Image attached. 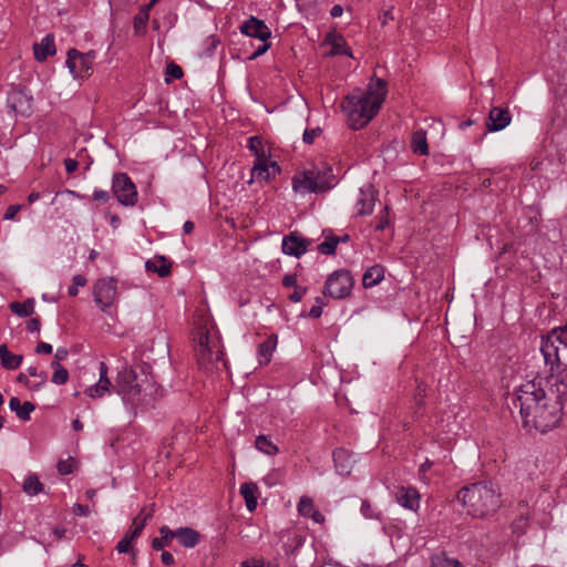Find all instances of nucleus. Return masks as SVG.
I'll return each mask as SVG.
<instances>
[{
  "label": "nucleus",
  "mask_w": 567,
  "mask_h": 567,
  "mask_svg": "<svg viewBox=\"0 0 567 567\" xmlns=\"http://www.w3.org/2000/svg\"><path fill=\"white\" fill-rule=\"evenodd\" d=\"M540 352L547 371L522 384L512 405L519 410L525 429L546 433L560 423L567 401V326L542 336Z\"/></svg>",
  "instance_id": "f257e3e1"
},
{
  "label": "nucleus",
  "mask_w": 567,
  "mask_h": 567,
  "mask_svg": "<svg viewBox=\"0 0 567 567\" xmlns=\"http://www.w3.org/2000/svg\"><path fill=\"white\" fill-rule=\"evenodd\" d=\"M99 370L100 379L96 383L106 388L109 393L111 388H114L115 392L122 396L124 405L133 416H136L138 408L151 404L153 398L152 393L147 392L151 384L146 377L140 379L135 370L125 365L117 372L115 385H112L107 377L109 368L106 363L103 361L100 362Z\"/></svg>",
  "instance_id": "f03ea898"
},
{
  "label": "nucleus",
  "mask_w": 567,
  "mask_h": 567,
  "mask_svg": "<svg viewBox=\"0 0 567 567\" xmlns=\"http://www.w3.org/2000/svg\"><path fill=\"white\" fill-rule=\"evenodd\" d=\"M386 93V82L375 79L365 91L355 90L346 96L342 104L352 130L364 127L380 110Z\"/></svg>",
  "instance_id": "7ed1b4c3"
},
{
  "label": "nucleus",
  "mask_w": 567,
  "mask_h": 567,
  "mask_svg": "<svg viewBox=\"0 0 567 567\" xmlns=\"http://www.w3.org/2000/svg\"><path fill=\"white\" fill-rule=\"evenodd\" d=\"M457 501L473 517H484L495 513L501 506V492L491 481H481L463 486L456 495Z\"/></svg>",
  "instance_id": "20e7f679"
},
{
  "label": "nucleus",
  "mask_w": 567,
  "mask_h": 567,
  "mask_svg": "<svg viewBox=\"0 0 567 567\" xmlns=\"http://www.w3.org/2000/svg\"><path fill=\"white\" fill-rule=\"evenodd\" d=\"M332 167L328 164H321L305 171L300 176L292 178L295 190H305L310 193H326L337 185Z\"/></svg>",
  "instance_id": "39448f33"
},
{
  "label": "nucleus",
  "mask_w": 567,
  "mask_h": 567,
  "mask_svg": "<svg viewBox=\"0 0 567 567\" xmlns=\"http://www.w3.org/2000/svg\"><path fill=\"white\" fill-rule=\"evenodd\" d=\"M353 285L354 279L350 271L338 269L328 276L323 287V295L332 299H344L351 293Z\"/></svg>",
  "instance_id": "423d86ee"
},
{
  "label": "nucleus",
  "mask_w": 567,
  "mask_h": 567,
  "mask_svg": "<svg viewBox=\"0 0 567 567\" xmlns=\"http://www.w3.org/2000/svg\"><path fill=\"white\" fill-rule=\"evenodd\" d=\"M95 51L82 53L76 49L68 51L65 64L75 79H85L92 74V66L95 59Z\"/></svg>",
  "instance_id": "0eeeda50"
},
{
  "label": "nucleus",
  "mask_w": 567,
  "mask_h": 567,
  "mask_svg": "<svg viewBox=\"0 0 567 567\" xmlns=\"http://www.w3.org/2000/svg\"><path fill=\"white\" fill-rule=\"evenodd\" d=\"M112 190L123 206H134L137 202L136 186L126 173L113 175Z\"/></svg>",
  "instance_id": "6e6552de"
},
{
  "label": "nucleus",
  "mask_w": 567,
  "mask_h": 567,
  "mask_svg": "<svg viewBox=\"0 0 567 567\" xmlns=\"http://www.w3.org/2000/svg\"><path fill=\"white\" fill-rule=\"evenodd\" d=\"M94 301L103 312H107L117 298V280L113 277L96 280L93 287Z\"/></svg>",
  "instance_id": "1a4fd4ad"
},
{
  "label": "nucleus",
  "mask_w": 567,
  "mask_h": 567,
  "mask_svg": "<svg viewBox=\"0 0 567 567\" xmlns=\"http://www.w3.org/2000/svg\"><path fill=\"white\" fill-rule=\"evenodd\" d=\"M310 244L311 240L301 237L298 231H292L282 238L281 250L285 255L300 258Z\"/></svg>",
  "instance_id": "9d476101"
},
{
  "label": "nucleus",
  "mask_w": 567,
  "mask_h": 567,
  "mask_svg": "<svg viewBox=\"0 0 567 567\" xmlns=\"http://www.w3.org/2000/svg\"><path fill=\"white\" fill-rule=\"evenodd\" d=\"M280 172V166L275 161H270L267 155H258V159H255L254 167L251 168L250 182H252L254 178L268 182Z\"/></svg>",
  "instance_id": "9b49d317"
},
{
  "label": "nucleus",
  "mask_w": 567,
  "mask_h": 567,
  "mask_svg": "<svg viewBox=\"0 0 567 567\" xmlns=\"http://www.w3.org/2000/svg\"><path fill=\"white\" fill-rule=\"evenodd\" d=\"M512 114L508 107L493 106L486 118V132H499L511 124Z\"/></svg>",
  "instance_id": "f8f14e48"
},
{
  "label": "nucleus",
  "mask_w": 567,
  "mask_h": 567,
  "mask_svg": "<svg viewBox=\"0 0 567 567\" xmlns=\"http://www.w3.org/2000/svg\"><path fill=\"white\" fill-rule=\"evenodd\" d=\"M240 32L247 37L256 38L261 42L267 41L271 35V31L267 24L252 16L240 25Z\"/></svg>",
  "instance_id": "ddd939ff"
},
{
  "label": "nucleus",
  "mask_w": 567,
  "mask_h": 567,
  "mask_svg": "<svg viewBox=\"0 0 567 567\" xmlns=\"http://www.w3.org/2000/svg\"><path fill=\"white\" fill-rule=\"evenodd\" d=\"M375 195L377 192L372 185H367L359 189V196L355 202V209L359 216L372 214L375 204Z\"/></svg>",
  "instance_id": "4468645a"
},
{
  "label": "nucleus",
  "mask_w": 567,
  "mask_h": 567,
  "mask_svg": "<svg viewBox=\"0 0 567 567\" xmlns=\"http://www.w3.org/2000/svg\"><path fill=\"white\" fill-rule=\"evenodd\" d=\"M333 462L338 474L341 476H348L351 473L354 460L350 451L346 449H337L333 452Z\"/></svg>",
  "instance_id": "2eb2a0df"
},
{
  "label": "nucleus",
  "mask_w": 567,
  "mask_h": 567,
  "mask_svg": "<svg viewBox=\"0 0 567 567\" xmlns=\"http://www.w3.org/2000/svg\"><path fill=\"white\" fill-rule=\"evenodd\" d=\"M395 498L401 506L410 511H416L420 507V495L413 487H401Z\"/></svg>",
  "instance_id": "dca6fc26"
},
{
  "label": "nucleus",
  "mask_w": 567,
  "mask_h": 567,
  "mask_svg": "<svg viewBox=\"0 0 567 567\" xmlns=\"http://www.w3.org/2000/svg\"><path fill=\"white\" fill-rule=\"evenodd\" d=\"M174 532V538L186 548H194L200 540V534L192 527H179Z\"/></svg>",
  "instance_id": "f3484780"
},
{
  "label": "nucleus",
  "mask_w": 567,
  "mask_h": 567,
  "mask_svg": "<svg viewBox=\"0 0 567 567\" xmlns=\"http://www.w3.org/2000/svg\"><path fill=\"white\" fill-rule=\"evenodd\" d=\"M34 56L37 61L43 62L49 56H52L55 54V43H54V37L52 34H47L40 43H35L33 45Z\"/></svg>",
  "instance_id": "a211bd4d"
},
{
  "label": "nucleus",
  "mask_w": 567,
  "mask_h": 567,
  "mask_svg": "<svg viewBox=\"0 0 567 567\" xmlns=\"http://www.w3.org/2000/svg\"><path fill=\"white\" fill-rule=\"evenodd\" d=\"M145 269L148 272L157 274L161 278H165L171 275L172 261L165 256H155L153 259L146 260Z\"/></svg>",
  "instance_id": "6ab92c4d"
},
{
  "label": "nucleus",
  "mask_w": 567,
  "mask_h": 567,
  "mask_svg": "<svg viewBox=\"0 0 567 567\" xmlns=\"http://www.w3.org/2000/svg\"><path fill=\"white\" fill-rule=\"evenodd\" d=\"M278 338L276 334H270L265 341L258 346L257 357L260 365H266L270 362L272 353L277 347Z\"/></svg>",
  "instance_id": "aec40b11"
},
{
  "label": "nucleus",
  "mask_w": 567,
  "mask_h": 567,
  "mask_svg": "<svg viewBox=\"0 0 567 567\" xmlns=\"http://www.w3.org/2000/svg\"><path fill=\"white\" fill-rule=\"evenodd\" d=\"M0 361L6 370H16L21 365L23 355L12 353L8 346L3 343L0 346Z\"/></svg>",
  "instance_id": "412c9836"
},
{
  "label": "nucleus",
  "mask_w": 567,
  "mask_h": 567,
  "mask_svg": "<svg viewBox=\"0 0 567 567\" xmlns=\"http://www.w3.org/2000/svg\"><path fill=\"white\" fill-rule=\"evenodd\" d=\"M385 269L381 265H373L368 268L362 276V285L364 288H372L380 284L384 278Z\"/></svg>",
  "instance_id": "4be33fe9"
},
{
  "label": "nucleus",
  "mask_w": 567,
  "mask_h": 567,
  "mask_svg": "<svg viewBox=\"0 0 567 567\" xmlns=\"http://www.w3.org/2000/svg\"><path fill=\"white\" fill-rule=\"evenodd\" d=\"M9 408L11 411L16 412L17 416L22 421H29L31 412L35 410V405L33 403L25 401L21 404L17 396H12L9 400Z\"/></svg>",
  "instance_id": "5701e85b"
},
{
  "label": "nucleus",
  "mask_w": 567,
  "mask_h": 567,
  "mask_svg": "<svg viewBox=\"0 0 567 567\" xmlns=\"http://www.w3.org/2000/svg\"><path fill=\"white\" fill-rule=\"evenodd\" d=\"M153 516V511L145 512V508L141 509V512L134 517L132 527L127 532L130 538H138L147 523V520Z\"/></svg>",
  "instance_id": "b1692460"
},
{
  "label": "nucleus",
  "mask_w": 567,
  "mask_h": 567,
  "mask_svg": "<svg viewBox=\"0 0 567 567\" xmlns=\"http://www.w3.org/2000/svg\"><path fill=\"white\" fill-rule=\"evenodd\" d=\"M326 42L331 44V50L328 55H330V56L347 55V56L353 58L351 50L348 48V45L342 37H336L332 34H328L326 38Z\"/></svg>",
  "instance_id": "393cba45"
},
{
  "label": "nucleus",
  "mask_w": 567,
  "mask_h": 567,
  "mask_svg": "<svg viewBox=\"0 0 567 567\" xmlns=\"http://www.w3.org/2000/svg\"><path fill=\"white\" fill-rule=\"evenodd\" d=\"M31 96L24 94L23 91L13 92L8 99L9 106L17 112L24 113L30 109Z\"/></svg>",
  "instance_id": "a878e982"
},
{
  "label": "nucleus",
  "mask_w": 567,
  "mask_h": 567,
  "mask_svg": "<svg viewBox=\"0 0 567 567\" xmlns=\"http://www.w3.org/2000/svg\"><path fill=\"white\" fill-rule=\"evenodd\" d=\"M411 150L414 154H419V155H427L429 154L426 132L424 130H417L412 134Z\"/></svg>",
  "instance_id": "bb28decb"
},
{
  "label": "nucleus",
  "mask_w": 567,
  "mask_h": 567,
  "mask_svg": "<svg viewBox=\"0 0 567 567\" xmlns=\"http://www.w3.org/2000/svg\"><path fill=\"white\" fill-rule=\"evenodd\" d=\"M9 307L12 313L20 318L30 317L34 313V299L29 298L23 302L13 301Z\"/></svg>",
  "instance_id": "cd10ccee"
},
{
  "label": "nucleus",
  "mask_w": 567,
  "mask_h": 567,
  "mask_svg": "<svg viewBox=\"0 0 567 567\" xmlns=\"http://www.w3.org/2000/svg\"><path fill=\"white\" fill-rule=\"evenodd\" d=\"M159 534L161 537H155L152 540V548L154 550H163L174 539V532L166 525L159 527Z\"/></svg>",
  "instance_id": "c85d7f7f"
},
{
  "label": "nucleus",
  "mask_w": 567,
  "mask_h": 567,
  "mask_svg": "<svg viewBox=\"0 0 567 567\" xmlns=\"http://www.w3.org/2000/svg\"><path fill=\"white\" fill-rule=\"evenodd\" d=\"M255 446L260 452L267 455H275L278 453V447L269 440L268 436L261 434L255 440Z\"/></svg>",
  "instance_id": "c756f323"
},
{
  "label": "nucleus",
  "mask_w": 567,
  "mask_h": 567,
  "mask_svg": "<svg viewBox=\"0 0 567 567\" xmlns=\"http://www.w3.org/2000/svg\"><path fill=\"white\" fill-rule=\"evenodd\" d=\"M42 483L37 475H29L23 483V491L28 495H37L42 491Z\"/></svg>",
  "instance_id": "7c9ffc66"
},
{
  "label": "nucleus",
  "mask_w": 567,
  "mask_h": 567,
  "mask_svg": "<svg viewBox=\"0 0 567 567\" xmlns=\"http://www.w3.org/2000/svg\"><path fill=\"white\" fill-rule=\"evenodd\" d=\"M134 538H130V535L126 533L125 536L117 543L116 550L120 554H131L133 563L136 560V550L132 547V542Z\"/></svg>",
  "instance_id": "2f4dec72"
},
{
  "label": "nucleus",
  "mask_w": 567,
  "mask_h": 567,
  "mask_svg": "<svg viewBox=\"0 0 567 567\" xmlns=\"http://www.w3.org/2000/svg\"><path fill=\"white\" fill-rule=\"evenodd\" d=\"M340 243V238L336 236L327 237L324 241L318 245L317 249L323 255H333L337 246Z\"/></svg>",
  "instance_id": "473e14b6"
},
{
  "label": "nucleus",
  "mask_w": 567,
  "mask_h": 567,
  "mask_svg": "<svg viewBox=\"0 0 567 567\" xmlns=\"http://www.w3.org/2000/svg\"><path fill=\"white\" fill-rule=\"evenodd\" d=\"M148 19L150 13H145L144 10H140L138 13L134 17L133 27L136 34L144 33Z\"/></svg>",
  "instance_id": "72a5a7b5"
},
{
  "label": "nucleus",
  "mask_w": 567,
  "mask_h": 567,
  "mask_svg": "<svg viewBox=\"0 0 567 567\" xmlns=\"http://www.w3.org/2000/svg\"><path fill=\"white\" fill-rule=\"evenodd\" d=\"M196 357L199 364H206L214 360V351L212 347H195Z\"/></svg>",
  "instance_id": "f704fd0d"
},
{
  "label": "nucleus",
  "mask_w": 567,
  "mask_h": 567,
  "mask_svg": "<svg viewBox=\"0 0 567 567\" xmlns=\"http://www.w3.org/2000/svg\"><path fill=\"white\" fill-rule=\"evenodd\" d=\"M247 146L254 153L256 159H258V155H266L262 146V140L259 136L249 137Z\"/></svg>",
  "instance_id": "c9c22d12"
},
{
  "label": "nucleus",
  "mask_w": 567,
  "mask_h": 567,
  "mask_svg": "<svg viewBox=\"0 0 567 567\" xmlns=\"http://www.w3.org/2000/svg\"><path fill=\"white\" fill-rule=\"evenodd\" d=\"M313 501L310 497L303 496L298 504V512L301 516L308 517L313 512Z\"/></svg>",
  "instance_id": "e433bc0d"
},
{
  "label": "nucleus",
  "mask_w": 567,
  "mask_h": 567,
  "mask_svg": "<svg viewBox=\"0 0 567 567\" xmlns=\"http://www.w3.org/2000/svg\"><path fill=\"white\" fill-rule=\"evenodd\" d=\"M87 280L83 275H75L72 278V285L68 289V293L71 297H75L79 293V288L84 287Z\"/></svg>",
  "instance_id": "4c0bfd02"
},
{
  "label": "nucleus",
  "mask_w": 567,
  "mask_h": 567,
  "mask_svg": "<svg viewBox=\"0 0 567 567\" xmlns=\"http://www.w3.org/2000/svg\"><path fill=\"white\" fill-rule=\"evenodd\" d=\"M431 567H463L456 559L451 558H435L432 560Z\"/></svg>",
  "instance_id": "58836bf2"
},
{
  "label": "nucleus",
  "mask_w": 567,
  "mask_h": 567,
  "mask_svg": "<svg viewBox=\"0 0 567 567\" xmlns=\"http://www.w3.org/2000/svg\"><path fill=\"white\" fill-rule=\"evenodd\" d=\"M69 380V371L63 367L60 370L53 372L51 381L54 384L62 385L65 384Z\"/></svg>",
  "instance_id": "ea45409f"
},
{
  "label": "nucleus",
  "mask_w": 567,
  "mask_h": 567,
  "mask_svg": "<svg viewBox=\"0 0 567 567\" xmlns=\"http://www.w3.org/2000/svg\"><path fill=\"white\" fill-rule=\"evenodd\" d=\"M73 463L74 460L72 457H69L66 460H60L58 462V471L61 475H69L73 472Z\"/></svg>",
  "instance_id": "a19ab883"
},
{
  "label": "nucleus",
  "mask_w": 567,
  "mask_h": 567,
  "mask_svg": "<svg viewBox=\"0 0 567 567\" xmlns=\"http://www.w3.org/2000/svg\"><path fill=\"white\" fill-rule=\"evenodd\" d=\"M258 487L255 483H244L240 485V494L244 497V499L256 497V492Z\"/></svg>",
  "instance_id": "79ce46f5"
},
{
  "label": "nucleus",
  "mask_w": 567,
  "mask_h": 567,
  "mask_svg": "<svg viewBox=\"0 0 567 567\" xmlns=\"http://www.w3.org/2000/svg\"><path fill=\"white\" fill-rule=\"evenodd\" d=\"M84 393H85L87 396L92 398V399H96V398H102V396H104V395H105V393H109V392L106 391V388H103L102 385H99L97 383H95V384H93V385L89 386V388L84 391Z\"/></svg>",
  "instance_id": "37998d69"
},
{
  "label": "nucleus",
  "mask_w": 567,
  "mask_h": 567,
  "mask_svg": "<svg viewBox=\"0 0 567 567\" xmlns=\"http://www.w3.org/2000/svg\"><path fill=\"white\" fill-rule=\"evenodd\" d=\"M195 347H210L209 333L204 328H199L197 331Z\"/></svg>",
  "instance_id": "c03bdc74"
},
{
  "label": "nucleus",
  "mask_w": 567,
  "mask_h": 567,
  "mask_svg": "<svg viewBox=\"0 0 567 567\" xmlns=\"http://www.w3.org/2000/svg\"><path fill=\"white\" fill-rule=\"evenodd\" d=\"M322 130L320 127L315 128H306L302 134V141L306 144H312L315 138L321 134Z\"/></svg>",
  "instance_id": "a18cd8bd"
},
{
  "label": "nucleus",
  "mask_w": 567,
  "mask_h": 567,
  "mask_svg": "<svg viewBox=\"0 0 567 567\" xmlns=\"http://www.w3.org/2000/svg\"><path fill=\"white\" fill-rule=\"evenodd\" d=\"M323 301H322V298L320 297H317L316 298V305L311 307L310 311H309V317L313 318V319H317V318H320L322 316V308H323Z\"/></svg>",
  "instance_id": "49530a36"
},
{
  "label": "nucleus",
  "mask_w": 567,
  "mask_h": 567,
  "mask_svg": "<svg viewBox=\"0 0 567 567\" xmlns=\"http://www.w3.org/2000/svg\"><path fill=\"white\" fill-rule=\"evenodd\" d=\"M166 74L172 76L173 79H181L183 76V70L179 65L175 63H169L166 66Z\"/></svg>",
  "instance_id": "de8ad7c7"
},
{
  "label": "nucleus",
  "mask_w": 567,
  "mask_h": 567,
  "mask_svg": "<svg viewBox=\"0 0 567 567\" xmlns=\"http://www.w3.org/2000/svg\"><path fill=\"white\" fill-rule=\"evenodd\" d=\"M307 292V287L297 286L292 293L289 295L288 299L292 302H299Z\"/></svg>",
  "instance_id": "09e8293b"
},
{
  "label": "nucleus",
  "mask_w": 567,
  "mask_h": 567,
  "mask_svg": "<svg viewBox=\"0 0 567 567\" xmlns=\"http://www.w3.org/2000/svg\"><path fill=\"white\" fill-rule=\"evenodd\" d=\"M388 209H389L388 206H385L384 207V215L379 216V220H378V223L375 225V230L377 231H382V230H384L389 226L390 220L388 218Z\"/></svg>",
  "instance_id": "8fccbe9b"
},
{
  "label": "nucleus",
  "mask_w": 567,
  "mask_h": 567,
  "mask_svg": "<svg viewBox=\"0 0 567 567\" xmlns=\"http://www.w3.org/2000/svg\"><path fill=\"white\" fill-rule=\"evenodd\" d=\"M95 202L107 203L111 198L110 193L103 189H95L92 195Z\"/></svg>",
  "instance_id": "3c124183"
},
{
  "label": "nucleus",
  "mask_w": 567,
  "mask_h": 567,
  "mask_svg": "<svg viewBox=\"0 0 567 567\" xmlns=\"http://www.w3.org/2000/svg\"><path fill=\"white\" fill-rule=\"evenodd\" d=\"M269 48L270 43H268L267 41L262 42L248 59L251 61L259 58L260 55L265 54Z\"/></svg>",
  "instance_id": "603ef678"
},
{
  "label": "nucleus",
  "mask_w": 567,
  "mask_h": 567,
  "mask_svg": "<svg viewBox=\"0 0 567 567\" xmlns=\"http://www.w3.org/2000/svg\"><path fill=\"white\" fill-rule=\"evenodd\" d=\"M53 351V348L50 343L40 341L35 348V353L38 354H51Z\"/></svg>",
  "instance_id": "864d4df0"
},
{
  "label": "nucleus",
  "mask_w": 567,
  "mask_h": 567,
  "mask_svg": "<svg viewBox=\"0 0 567 567\" xmlns=\"http://www.w3.org/2000/svg\"><path fill=\"white\" fill-rule=\"evenodd\" d=\"M20 209H21L20 205H10L7 208L3 218L7 220L13 219L16 217V215L20 212Z\"/></svg>",
  "instance_id": "5fc2aeb1"
},
{
  "label": "nucleus",
  "mask_w": 567,
  "mask_h": 567,
  "mask_svg": "<svg viewBox=\"0 0 567 567\" xmlns=\"http://www.w3.org/2000/svg\"><path fill=\"white\" fill-rule=\"evenodd\" d=\"M39 378H40V382L39 383L32 384V385H30V384L28 385V388L31 391H39L47 383L48 373L45 371H41V373L39 374Z\"/></svg>",
  "instance_id": "6e6d98bb"
},
{
  "label": "nucleus",
  "mask_w": 567,
  "mask_h": 567,
  "mask_svg": "<svg viewBox=\"0 0 567 567\" xmlns=\"http://www.w3.org/2000/svg\"><path fill=\"white\" fill-rule=\"evenodd\" d=\"M40 328H41V322H40V319L39 318H31L28 322H27V330L29 332H39L40 331Z\"/></svg>",
  "instance_id": "4d7b16f0"
},
{
  "label": "nucleus",
  "mask_w": 567,
  "mask_h": 567,
  "mask_svg": "<svg viewBox=\"0 0 567 567\" xmlns=\"http://www.w3.org/2000/svg\"><path fill=\"white\" fill-rule=\"evenodd\" d=\"M73 513L78 516H87L90 514V508L87 505L74 504Z\"/></svg>",
  "instance_id": "13d9d810"
},
{
  "label": "nucleus",
  "mask_w": 567,
  "mask_h": 567,
  "mask_svg": "<svg viewBox=\"0 0 567 567\" xmlns=\"http://www.w3.org/2000/svg\"><path fill=\"white\" fill-rule=\"evenodd\" d=\"M282 286L286 287V288H290V287H297V276L296 275H286L284 278H282Z\"/></svg>",
  "instance_id": "bf43d9fd"
},
{
  "label": "nucleus",
  "mask_w": 567,
  "mask_h": 567,
  "mask_svg": "<svg viewBox=\"0 0 567 567\" xmlns=\"http://www.w3.org/2000/svg\"><path fill=\"white\" fill-rule=\"evenodd\" d=\"M64 165H65V171L69 174H72V173H74L78 169L79 163L74 158H66L64 161Z\"/></svg>",
  "instance_id": "052dcab7"
},
{
  "label": "nucleus",
  "mask_w": 567,
  "mask_h": 567,
  "mask_svg": "<svg viewBox=\"0 0 567 567\" xmlns=\"http://www.w3.org/2000/svg\"><path fill=\"white\" fill-rule=\"evenodd\" d=\"M161 559L165 566H173L175 564L174 556L171 553L165 551V550H163V553L161 555Z\"/></svg>",
  "instance_id": "680f3d73"
},
{
  "label": "nucleus",
  "mask_w": 567,
  "mask_h": 567,
  "mask_svg": "<svg viewBox=\"0 0 567 567\" xmlns=\"http://www.w3.org/2000/svg\"><path fill=\"white\" fill-rule=\"evenodd\" d=\"M68 355H69L68 349L63 348V347H60L55 351L54 360L63 361V360H65L68 358Z\"/></svg>",
  "instance_id": "e2e57ef3"
},
{
  "label": "nucleus",
  "mask_w": 567,
  "mask_h": 567,
  "mask_svg": "<svg viewBox=\"0 0 567 567\" xmlns=\"http://www.w3.org/2000/svg\"><path fill=\"white\" fill-rule=\"evenodd\" d=\"M207 42L209 43V45L207 48L206 53L208 55H212L214 53V51H215V49H216V47H217L219 41L217 39H215V38H208Z\"/></svg>",
  "instance_id": "0e129e2a"
},
{
  "label": "nucleus",
  "mask_w": 567,
  "mask_h": 567,
  "mask_svg": "<svg viewBox=\"0 0 567 567\" xmlns=\"http://www.w3.org/2000/svg\"><path fill=\"white\" fill-rule=\"evenodd\" d=\"M361 513L363 514L364 517H368V518L372 517L371 505L367 501L362 502Z\"/></svg>",
  "instance_id": "69168bd1"
},
{
  "label": "nucleus",
  "mask_w": 567,
  "mask_h": 567,
  "mask_svg": "<svg viewBox=\"0 0 567 567\" xmlns=\"http://www.w3.org/2000/svg\"><path fill=\"white\" fill-rule=\"evenodd\" d=\"M343 13V8L340 4H334L331 10L330 14L332 18H338Z\"/></svg>",
  "instance_id": "338daca9"
},
{
  "label": "nucleus",
  "mask_w": 567,
  "mask_h": 567,
  "mask_svg": "<svg viewBox=\"0 0 567 567\" xmlns=\"http://www.w3.org/2000/svg\"><path fill=\"white\" fill-rule=\"evenodd\" d=\"M308 517L312 518L316 523H322L324 520L323 515L317 509H313Z\"/></svg>",
  "instance_id": "774afa93"
}]
</instances>
